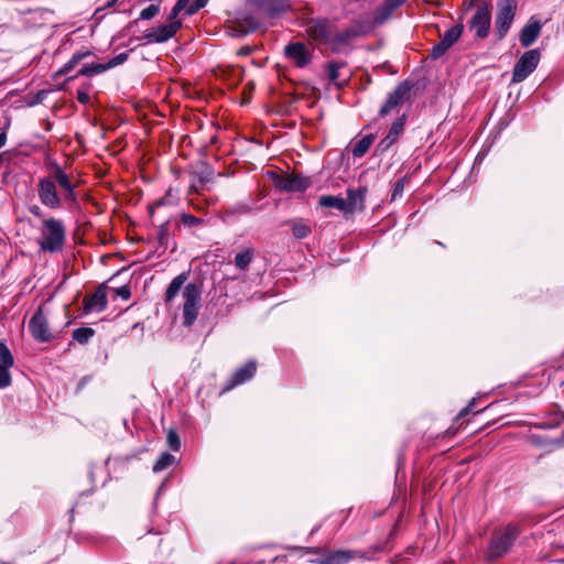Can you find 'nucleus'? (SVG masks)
Wrapping results in <instances>:
<instances>
[{
  "label": "nucleus",
  "mask_w": 564,
  "mask_h": 564,
  "mask_svg": "<svg viewBox=\"0 0 564 564\" xmlns=\"http://www.w3.org/2000/svg\"><path fill=\"white\" fill-rule=\"evenodd\" d=\"M76 184L65 170L56 163L47 169V174L37 181V196L42 205L58 209L64 203H76Z\"/></svg>",
  "instance_id": "f257e3e1"
},
{
  "label": "nucleus",
  "mask_w": 564,
  "mask_h": 564,
  "mask_svg": "<svg viewBox=\"0 0 564 564\" xmlns=\"http://www.w3.org/2000/svg\"><path fill=\"white\" fill-rule=\"evenodd\" d=\"M66 228L62 220L48 218L43 220L37 243L42 251L54 253L63 249Z\"/></svg>",
  "instance_id": "f03ea898"
},
{
  "label": "nucleus",
  "mask_w": 564,
  "mask_h": 564,
  "mask_svg": "<svg viewBox=\"0 0 564 564\" xmlns=\"http://www.w3.org/2000/svg\"><path fill=\"white\" fill-rule=\"evenodd\" d=\"M186 6V0H178L169 13L170 23L145 31L144 39L149 43H163L173 37L182 26L177 15Z\"/></svg>",
  "instance_id": "7ed1b4c3"
},
{
  "label": "nucleus",
  "mask_w": 564,
  "mask_h": 564,
  "mask_svg": "<svg viewBox=\"0 0 564 564\" xmlns=\"http://www.w3.org/2000/svg\"><path fill=\"white\" fill-rule=\"evenodd\" d=\"M183 318L184 325L191 326L195 322L199 311L202 288L197 283H187L183 289Z\"/></svg>",
  "instance_id": "20e7f679"
},
{
  "label": "nucleus",
  "mask_w": 564,
  "mask_h": 564,
  "mask_svg": "<svg viewBox=\"0 0 564 564\" xmlns=\"http://www.w3.org/2000/svg\"><path fill=\"white\" fill-rule=\"evenodd\" d=\"M518 9V0H498L495 29L499 40L509 32Z\"/></svg>",
  "instance_id": "39448f33"
},
{
  "label": "nucleus",
  "mask_w": 564,
  "mask_h": 564,
  "mask_svg": "<svg viewBox=\"0 0 564 564\" xmlns=\"http://www.w3.org/2000/svg\"><path fill=\"white\" fill-rule=\"evenodd\" d=\"M539 50H529L518 59L512 72V83H521L532 74L539 65Z\"/></svg>",
  "instance_id": "423d86ee"
},
{
  "label": "nucleus",
  "mask_w": 564,
  "mask_h": 564,
  "mask_svg": "<svg viewBox=\"0 0 564 564\" xmlns=\"http://www.w3.org/2000/svg\"><path fill=\"white\" fill-rule=\"evenodd\" d=\"M335 26V23L327 19H316L308 24L306 32L312 40L329 45L330 41H334Z\"/></svg>",
  "instance_id": "0eeeda50"
},
{
  "label": "nucleus",
  "mask_w": 564,
  "mask_h": 564,
  "mask_svg": "<svg viewBox=\"0 0 564 564\" xmlns=\"http://www.w3.org/2000/svg\"><path fill=\"white\" fill-rule=\"evenodd\" d=\"M411 86L408 82L399 84L394 90L388 94L386 102L379 110V116L384 117L393 111H399V108L403 105L406 97L409 96Z\"/></svg>",
  "instance_id": "6e6552de"
},
{
  "label": "nucleus",
  "mask_w": 564,
  "mask_h": 564,
  "mask_svg": "<svg viewBox=\"0 0 564 564\" xmlns=\"http://www.w3.org/2000/svg\"><path fill=\"white\" fill-rule=\"evenodd\" d=\"M491 23L490 7L487 3L479 6L470 21V29L475 31L476 36L486 39L489 34Z\"/></svg>",
  "instance_id": "1a4fd4ad"
},
{
  "label": "nucleus",
  "mask_w": 564,
  "mask_h": 564,
  "mask_svg": "<svg viewBox=\"0 0 564 564\" xmlns=\"http://www.w3.org/2000/svg\"><path fill=\"white\" fill-rule=\"evenodd\" d=\"M285 57L297 67H306L312 62V51L302 42L290 43L284 48Z\"/></svg>",
  "instance_id": "9d476101"
},
{
  "label": "nucleus",
  "mask_w": 564,
  "mask_h": 564,
  "mask_svg": "<svg viewBox=\"0 0 564 564\" xmlns=\"http://www.w3.org/2000/svg\"><path fill=\"white\" fill-rule=\"evenodd\" d=\"M517 534L518 531L516 528L510 525L507 527L500 535L492 540L489 547L490 555L492 557H499L503 555L512 545Z\"/></svg>",
  "instance_id": "9b49d317"
},
{
  "label": "nucleus",
  "mask_w": 564,
  "mask_h": 564,
  "mask_svg": "<svg viewBox=\"0 0 564 564\" xmlns=\"http://www.w3.org/2000/svg\"><path fill=\"white\" fill-rule=\"evenodd\" d=\"M14 365V358L4 341L0 343V390L6 389L12 383L10 369Z\"/></svg>",
  "instance_id": "f8f14e48"
},
{
  "label": "nucleus",
  "mask_w": 564,
  "mask_h": 564,
  "mask_svg": "<svg viewBox=\"0 0 564 564\" xmlns=\"http://www.w3.org/2000/svg\"><path fill=\"white\" fill-rule=\"evenodd\" d=\"M29 329L35 340L41 343L51 340L52 334L48 328L47 319L41 307L32 316L29 323Z\"/></svg>",
  "instance_id": "ddd939ff"
},
{
  "label": "nucleus",
  "mask_w": 564,
  "mask_h": 564,
  "mask_svg": "<svg viewBox=\"0 0 564 564\" xmlns=\"http://www.w3.org/2000/svg\"><path fill=\"white\" fill-rule=\"evenodd\" d=\"M276 186L285 192H303L312 184L310 177L303 175H285L276 181Z\"/></svg>",
  "instance_id": "4468645a"
},
{
  "label": "nucleus",
  "mask_w": 564,
  "mask_h": 564,
  "mask_svg": "<svg viewBox=\"0 0 564 564\" xmlns=\"http://www.w3.org/2000/svg\"><path fill=\"white\" fill-rule=\"evenodd\" d=\"M127 58H128V53L124 52V53L118 54L117 56L111 58L106 64L97 63V64H93V65H84L78 70L77 76H93L96 74H101V73L106 72L107 69H110L112 67H116V66L122 64L123 62H126Z\"/></svg>",
  "instance_id": "2eb2a0df"
},
{
  "label": "nucleus",
  "mask_w": 564,
  "mask_h": 564,
  "mask_svg": "<svg viewBox=\"0 0 564 564\" xmlns=\"http://www.w3.org/2000/svg\"><path fill=\"white\" fill-rule=\"evenodd\" d=\"M359 555L357 551L350 550H336V551H322V557L317 560L318 564H347L349 561Z\"/></svg>",
  "instance_id": "dca6fc26"
},
{
  "label": "nucleus",
  "mask_w": 564,
  "mask_h": 564,
  "mask_svg": "<svg viewBox=\"0 0 564 564\" xmlns=\"http://www.w3.org/2000/svg\"><path fill=\"white\" fill-rule=\"evenodd\" d=\"M542 25L540 21L531 20L525 24L519 35L520 43L522 46H530L540 35Z\"/></svg>",
  "instance_id": "f3484780"
},
{
  "label": "nucleus",
  "mask_w": 564,
  "mask_h": 564,
  "mask_svg": "<svg viewBox=\"0 0 564 564\" xmlns=\"http://www.w3.org/2000/svg\"><path fill=\"white\" fill-rule=\"evenodd\" d=\"M405 124V116H401L394 120L388 134L381 140L379 147L381 150L390 148L400 137Z\"/></svg>",
  "instance_id": "a211bd4d"
},
{
  "label": "nucleus",
  "mask_w": 564,
  "mask_h": 564,
  "mask_svg": "<svg viewBox=\"0 0 564 564\" xmlns=\"http://www.w3.org/2000/svg\"><path fill=\"white\" fill-rule=\"evenodd\" d=\"M107 305V294L104 286H99L94 294L85 300L87 312H101Z\"/></svg>",
  "instance_id": "6ab92c4d"
},
{
  "label": "nucleus",
  "mask_w": 564,
  "mask_h": 564,
  "mask_svg": "<svg viewBox=\"0 0 564 564\" xmlns=\"http://www.w3.org/2000/svg\"><path fill=\"white\" fill-rule=\"evenodd\" d=\"M366 189H348L347 198H345V205L347 214L354 213L356 210H361L364 208Z\"/></svg>",
  "instance_id": "aec40b11"
},
{
  "label": "nucleus",
  "mask_w": 564,
  "mask_h": 564,
  "mask_svg": "<svg viewBox=\"0 0 564 564\" xmlns=\"http://www.w3.org/2000/svg\"><path fill=\"white\" fill-rule=\"evenodd\" d=\"M257 370V364L254 361L247 362L243 367L236 370L231 377V382L226 390L234 388L237 384H241L247 380L251 379Z\"/></svg>",
  "instance_id": "412c9836"
},
{
  "label": "nucleus",
  "mask_w": 564,
  "mask_h": 564,
  "mask_svg": "<svg viewBox=\"0 0 564 564\" xmlns=\"http://www.w3.org/2000/svg\"><path fill=\"white\" fill-rule=\"evenodd\" d=\"M345 67V63L341 62H329L326 65V69L328 73V78L330 83H333L336 87L340 88L349 79V76L341 78L340 69Z\"/></svg>",
  "instance_id": "4be33fe9"
},
{
  "label": "nucleus",
  "mask_w": 564,
  "mask_h": 564,
  "mask_svg": "<svg viewBox=\"0 0 564 564\" xmlns=\"http://www.w3.org/2000/svg\"><path fill=\"white\" fill-rule=\"evenodd\" d=\"M186 280H187L186 273H181L172 280V282L170 283V285L167 286L166 292H165V302L166 303H170L171 301L174 300V297L178 294L180 290L182 289V286L186 282Z\"/></svg>",
  "instance_id": "5701e85b"
},
{
  "label": "nucleus",
  "mask_w": 564,
  "mask_h": 564,
  "mask_svg": "<svg viewBox=\"0 0 564 564\" xmlns=\"http://www.w3.org/2000/svg\"><path fill=\"white\" fill-rule=\"evenodd\" d=\"M319 205L327 208H336L345 214H347L345 205V198L325 195L319 198Z\"/></svg>",
  "instance_id": "b1692460"
},
{
  "label": "nucleus",
  "mask_w": 564,
  "mask_h": 564,
  "mask_svg": "<svg viewBox=\"0 0 564 564\" xmlns=\"http://www.w3.org/2000/svg\"><path fill=\"white\" fill-rule=\"evenodd\" d=\"M463 24L458 23L448 29L441 39V42L449 48L462 35Z\"/></svg>",
  "instance_id": "393cba45"
},
{
  "label": "nucleus",
  "mask_w": 564,
  "mask_h": 564,
  "mask_svg": "<svg viewBox=\"0 0 564 564\" xmlns=\"http://www.w3.org/2000/svg\"><path fill=\"white\" fill-rule=\"evenodd\" d=\"M253 259V250L247 248L240 252H238L235 257V265L239 270H246Z\"/></svg>",
  "instance_id": "a878e982"
},
{
  "label": "nucleus",
  "mask_w": 564,
  "mask_h": 564,
  "mask_svg": "<svg viewBox=\"0 0 564 564\" xmlns=\"http://www.w3.org/2000/svg\"><path fill=\"white\" fill-rule=\"evenodd\" d=\"M263 7L270 14H274L286 10L290 2L289 0H263Z\"/></svg>",
  "instance_id": "bb28decb"
},
{
  "label": "nucleus",
  "mask_w": 564,
  "mask_h": 564,
  "mask_svg": "<svg viewBox=\"0 0 564 564\" xmlns=\"http://www.w3.org/2000/svg\"><path fill=\"white\" fill-rule=\"evenodd\" d=\"M375 137L372 134L366 135L360 139L352 149V154L356 158L362 156L371 147Z\"/></svg>",
  "instance_id": "cd10ccee"
},
{
  "label": "nucleus",
  "mask_w": 564,
  "mask_h": 564,
  "mask_svg": "<svg viewBox=\"0 0 564 564\" xmlns=\"http://www.w3.org/2000/svg\"><path fill=\"white\" fill-rule=\"evenodd\" d=\"M352 37V33L348 30L338 32L335 28L334 41H330L329 46L333 51H337L340 45L346 44Z\"/></svg>",
  "instance_id": "c85d7f7f"
},
{
  "label": "nucleus",
  "mask_w": 564,
  "mask_h": 564,
  "mask_svg": "<svg viewBox=\"0 0 564 564\" xmlns=\"http://www.w3.org/2000/svg\"><path fill=\"white\" fill-rule=\"evenodd\" d=\"M95 332L89 327L76 328L73 330V338L79 344H86L94 336Z\"/></svg>",
  "instance_id": "c756f323"
},
{
  "label": "nucleus",
  "mask_w": 564,
  "mask_h": 564,
  "mask_svg": "<svg viewBox=\"0 0 564 564\" xmlns=\"http://www.w3.org/2000/svg\"><path fill=\"white\" fill-rule=\"evenodd\" d=\"M292 232L296 238L303 239L311 234V227L303 220H296L292 224Z\"/></svg>",
  "instance_id": "7c9ffc66"
},
{
  "label": "nucleus",
  "mask_w": 564,
  "mask_h": 564,
  "mask_svg": "<svg viewBox=\"0 0 564 564\" xmlns=\"http://www.w3.org/2000/svg\"><path fill=\"white\" fill-rule=\"evenodd\" d=\"M174 456L170 453H163L160 458L156 460V463L153 465V471L160 473L164 469H166L169 466H171L174 463Z\"/></svg>",
  "instance_id": "2f4dec72"
},
{
  "label": "nucleus",
  "mask_w": 564,
  "mask_h": 564,
  "mask_svg": "<svg viewBox=\"0 0 564 564\" xmlns=\"http://www.w3.org/2000/svg\"><path fill=\"white\" fill-rule=\"evenodd\" d=\"M207 2H208V0H194L192 2H191V0H186V6L183 9V11H185L186 15H193L198 10L204 8L207 4Z\"/></svg>",
  "instance_id": "473e14b6"
},
{
  "label": "nucleus",
  "mask_w": 564,
  "mask_h": 564,
  "mask_svg": "<svg viewBox=\"0 0 564 564\" xmlns=\"http://www.w3.org/2000/svg\"><path fill=\"white\" fill-rule=\"evenodd\" d=\"M405 0H386L382 7L383 17L387 18L390 15L395 9L404 3Z\"/></svg>",
  "instance_id": "72a5a7b5"
},
{
  "label": "nucleus",
  "mask_w": 564,
  "mask_h": 564,
  "mask_svg": "<svg viewBox=\"0 0 564 564\" xmlns=\"http://www.w3.org/2000/svg\"><path fill=\"white\" fill-rule=\"evenodd\" d=\"M167 444L173 451H180L181 440L174 430H170L167 433Z\"/></svg>",
  "instance_id": "f704fd0d"
},
{
  "label": "nucleus",
  "mask_w": 564,
  "mask_h": 564,
  "mask_svg": "<svg viewBox=\"0 0 564 564\" xmlns=\"http://www.w3.org/2000/svg\"><path fill=\"white\" fill-rule=\"evenodd\" d=\"M159 11H160L159 6L150 4L141 11L140 19L150 20V19L154 18L159 13Z\"/></svg>",
  "instance_id": "c9c22d12"
},
{
  "label": "nucleus",
  "mask_w": 564,
  "mask_h": 564,
  "mask_svg": "<svg viewBox=\"0 0 564 564\" xmlns=\"http://www.w3.org/2000/svg\"><path fill=\"white\" fill-rule=\"evenodd\" d=\"M448 48L440 41L437 44H435L431 50V57L433 59H437L441 56H443Z\"/></svg>",
  "instance_id": "e433bc0d"
},
{
  "label": "nucleus",
  "mask_w": 564,
  "mask_h": 564,
  "mask_svg": "<svg viewBox=\"0 0 564 564\" xmlns=\"http://www.w3.org/2000/svg\"><path fill=\"white\" fill-rule=\"evenodd\" d=\"M404 191V180H399L393 187V192L391 195L392 199H395L397 197H400Z\"/></svg>",
  "instance_id": "4c0bfd02"
},
{
  "label": "nucleus",
  "mask_w": 564,
  "mask_h": 564,
  "mask_svg": "<svg viewBox=\"0 0 564 564\" xmlns=\"http://www.w3.org/2000/svg\"><path fill=\"white\" fill-rule=\"evenodd\" d=\"M78 63L72 57L58 72L57 75L69 73Z\"/></svg>",
  "instance_id": "58836bf2"
},
{
  "label": "nucleus",
  "mask_w": 564,
  "mask_h": 564,
  "mask_svg": "<svg viewBox=\"0 0 564 564\" xmlns=\"http://www.w3.org/2000/svg\"><path fill=\"white\" fill-rule=\"evenodd\" d=\"M251 205L249 203H240L232 209L234 213L248 214L251 212Z\"/></svg>",
  "instance_id": "ea45409f"
},
{
  "label": "nucleus",
  "mask_w": 564,
  "mask_h": 564,
  "mask_svg": "<svg viewBox=\"0 0 564 564\" xmlns=\"http://www.w3.org/2000/svg\"><path fill=\"white\" fill-rule=\"evenodd\" d=\"M182 221L185 225L192 227V226L197 225L200 220L193 215L184 214V215H182Z\"/></svg>",
  "instance_id": "a19ab883"
},
{
  "label": "nucleus",
  "mask_w": 564,
  "mask_h": 564,
  "mask_svg": "<svg viewBox=\"0 0 564 564\" xmlns=\"http://www.w3.org/2000/svg\"><path fill=\"white\" fill-rule=\"evenodd\" d=\"M116 294L124 301L129 300L131 295L130 289L128 286H120L116 289Z\"/></svg>",
  "instance_id": "79ce46f5"
},
{
  "label": "nucleus",
  "mask_w": 564,
  "mask_h": 564,
  "mask_svg": "<svg viewBox=\"0 0 564 564\" xmlns=\"http://www.w3.org/2000/svg\"><path fill=\"white\" fill-rule=\"evenodd\" d=\"M91 55L90 51H80L75 53L72 57L79 63L82 59L86 58L87 56Z\"/></svg>",
  "instance_id": "37998d69"
},
{
  "label": "nucleus",
  "mask_w": 564,
  "mask_h": 564,
  "mask_svg": "<svg viewBox=\"0 0 564 564\" xmlns=\"http://www.w3.org/2000/svg\"><path fill=\"white\" fill-rule=\"evenodd\" d=\"M77 99L80 104H87L89 101V94L86 90H78Z\"/></svg>",
  "instance_id": "c03bdc74"
},
{
  "label": "nucleus",
  "mask_w": 564,
  "mask_h": 564,
  "mask_svg": "<svg viewBox=\"0 0 564 564\" xmlns=\"http://www.w3.org/2000/svg\"><path fill=\"white\" fill-rule=\"evenodd\" d=\"M172 198H173V196H172L171 191H170V192H167V194H166V196H165V197H163V198L159 199V200L155 203L154 207L163 206V205H165V204L170 203V202L172 200Z\"/></svg>",
  "instance_id": "a18cd8bd"
},
{
  "label": "nucleus",
  "mask_w": 564,
  "mask_h": 564,
  "mask_svg": "<svg viewBox=\"0 0 564 564\" xmlns=\"http://www.w3.org/2000/svg\"><path fill=\"white\" fill-rule=\"evenodd\" d=\"M6 141H7V133H6V131H2L0 133V148H2L6 144Z\"/></svg>",
  "instance_id": "49530a36"
},
{
  "label": "nucleus",
  "mask_w": 564,
  "mask_h": 564,
  "mask_svg": "<svg viewBox=\"0 0 564 564\" xmlns=\"http://www.w3.org/2000/svg\"><path fill=\"white\" fill-rule=\"evenodd\" d=\"M30 212L35 216H41V208L39 206L32 207Z\"/></svg>",
  "instance_id": "de8ad7c7"
},
{
  "label": "nucleus",
  "mask_w": 564,
  "mask_h": 564,
  "mask_svg": "<svg viewBox=\"0 0 564 564\" xmlns=\"http://www.w3.org/2000/svg\"><path fill=\"white\" fill-rule=\"evenodd\" d=\"M121 6V1L120 0H111V1H108L107 2V7H115V6Z\"/></svg>",
  "instance_id": "09e8293b"
},
{
  "label": "nucleus",
  "mask_w": 564,
  "mask_h": 564,
  "mask_svg": "<svg viewBox=\"0 0 564 564\" xmlns=\"http://www.w3.org/2000/svg\"><path fill=\"white\" fill-rule=\"evenodd\" d=\"M478 0H470V6H473L474 3H476Z\"/></svg>",
  "instance_id": "8fccbe9b"
}]
</instances>
